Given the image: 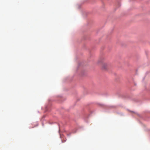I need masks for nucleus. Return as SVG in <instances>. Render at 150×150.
Listing matches in <instances>:
<instances>
[{
	"label": "nucleus",
	"mask_w": 150,
	"mask_h": 150,
	"mask_svg": "<svg viewBox=\"0 0 150 150\" xmlns=\"http://www.w3.org/2000/svg\"><path fill=\"white\" fill-rule=\"evenodd\" d=\"M108 66V64L106 63H104L103 64L102 68L103 69H106Z\"/></svg>",
	"instance_id": "1"
}]
</instances>
